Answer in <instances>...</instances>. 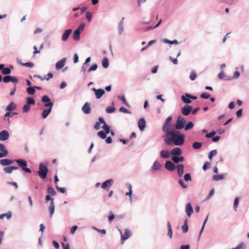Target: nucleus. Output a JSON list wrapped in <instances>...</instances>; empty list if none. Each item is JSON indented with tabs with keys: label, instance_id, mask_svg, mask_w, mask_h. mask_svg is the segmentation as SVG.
<instances>
[{
	"label": "nucleus",
	"instance_id": "c756f323",
	"mask_svg": "<svg viewBox=\"0 0 249 249\" xmlns=\"http://www.w3.org/2000/svg\"><path fill=\"white\" fill-rule=\"evenodd\" d=\"M98 121H99L101 124H103V125L101 126L103 129H110V126L107 124L103 117H99L98 119Z\"/></svg>",
	"mask_w": 249,
	"mask_h": 249
},
{
	"label": "nucleus",
	"instance_id": "3c124183",
	"mask_svg": "<svg viewBox=\"0 0 249 249\" xmlns=\"http://www.w3.org/2000/svg\"><path fill=\"white\" fill-rule=\"evenodd\" d=\"M7 217V219H10L12 216V214L10 212H9L7 213H3L0 214V219H1L4 218V217Z\"/></svg>",
	"mask_w": 249,
	"mask_h": 249
},
{
	"label": "nucleus",
	"instance_id": "58836bf2",
	"mask_svg": "<svg viewBox=\"0 0 249 249\" xmlns=\"http://www.w3.org/2000/svg\"><path fill=\"white\" fill-rule=\"evenodd\" d=\"M111 105V107H108L106 109V111L107 113H112L115 111L116 108L114 106V104L113 102L112 103Z\"/></svg>",
	"mask_w": 249,
	"mask_h": 249
},
{
	"label": "nucleus",
	"instance_id": "412c9836",
	"mask_svg": "<svg viewBox=\"0 0 249 249\" xmlns=\"http://www.w3.org/2000/svg\"><path fill=\"white\" fill-rule=\"evenodd\" d=\"M138 125L139 129L142 131L144 130L146 126L145 120L143 118L139 119L138 122Z\"/></svg>",
	"mask_w": 249,
	"mask_h": 249
},
{
	"label": "nucleus",
	"instance_id": "de8ad7c7",
	"mask_svg": "<svg viewBox=\"0 0 249 249\" xmlns=\"http://www.w3.org/2000/svg\"><path fill=\"white\" fill-rule=\"evenodd\" d=\"M184 180L186 182L191 181L192 180V177L190 173H186L184 175Z\"/></svg>",
	"mask_w": 249,
	"mask_h": 249
},
{
	"label": "nucleus",
	"instance_id": "1a4fd4ad",
	"mask_svg": "<svg viewBox=\"0 0 249 249\" xmlns=\"http://www.w3.org/2000/svg\"><path fill=\"white\" fill-rule=\"evenodd\" d=\"M193 109V107L189 105H185L181 109L182 114L184 116L189 115Z\"/></svg>",
	"mask_w": 249,
	"mask_h": 249
},
{
	"label": "nucleus",
	"instance_id": "393cba45",
	"mask_svg": "<svg viewBox=\"0 0 249 249\" xmlns=\"http://www.w3.org/2000/svg\"><path fill=\"white\" fill-rule=\"evenodd\" d=\"M188 95H189V93H185V94L181 96V101L184 103L186 104V105H188V104L192 103L191 98L188 97V96H187Z\"/></svg>",
	"mask_w": 249,
	"mask_h": 249
},
{
	"label": "nucleus",
	"instance_id": "ddd939ff",
	"mask_svg": "<svg viewBox=\"0 0 249 249\" xmlns=\"http://www.w3.org/2000/svg\"><path fill=\"white\" fill-rule=\"evenodd\" d=\"M171 155V151L168 150H162L160 153V158L163 159H168Z\"/></svg>",
	"mask_w": 249,
	"mask_h": 249
},
{
	"label": "nucleus",
	"instance_id": "4c0bfd02",
	"mask_svg": "<svg viewBox=\"0 0 249 249\" xmlns=\"http://www.w3.org/2000/svg\"><path fill=\"white\" fill-rule=\"evenodd\" d=\"M51 111L52 110H51V108H48L44 110L42 113V118L43 119H46L51 112Z\"/></svg>",
	"mask_w": 249,
	"mask_h": 249
},
{
	"label": "nucleus",
	"instance_id": "bf43d9fd",
	"mask_svg": "<svg viewBox=\"0 0 249 249\" xmlns=\"http://www.w3.org/2000/svg\"><path fill=\"white\" fill-rule=\"evenodd\" d=\"M216 133V131H212L209 133H207L205 135V137L207 138H213V136L215 135Z\"/></svg>",
	"mask_w": 249,
	"mask_h": 249
},
{
	"label": "nucleus",
	"instance_id": "cd10ccee",
	"mask_svg": "<svg viewBox=\"0 0 249 249\" xmlns=\"http://www.w3.org/2000/svg\"><path fill=\"white\" fill-rule=\"evenodd\" d=\"M218 76L220 79H223L226 81H230L232 79L231 77L225 75L223 71H221L218 73Z\"/></svg>",
	"mask_w": 249,
	"mask_h": 249
},
{
	"label": "nucleus",
	"instance_id": "bb28decb",
	"mask_svg": "<svg viewBox=\"0 0 249 249\" xmlns=\"http://www.w3.org/2000/svg\"><path fill=\"white\" fill-rule=\"evenodd\" d=\"M171 160L175 164H178L180 162H183L184 160V158L183 156L180 155L177 157L172 156Z\"/></svg>",
	"mask_w": 249,
	"mask_h": 249
},
{
	"label": "nucleus",
	"instance_id": "e2e57ef3",
	"mask_svg": "<svg viewBox=\"0 0 249 249\" xmlns=\"http://www.w3.org/2000/svg\"><path fill=\"white\" fill-rule=\"evenodd\" d=\"M34 63L31 62H28L26 63H24V64H21L22 66L27 67L29 68H32L34 67Z\"/></svg>",
	"mask_w": 249,
	"mask_h": 249
},
{
	"label": "nucleus",
	"instance_id": "39448f33",
	"mask_svg": "<svg viewBox=\"0 0 249 249\" xmlns=\"http://www.w3.org/2000/svg\"><path fill=\"white\" fill-rule=\"evenodd\" d=\"M186 121L185 118L179 116L176 120V123L174 124V128L177 130H181L184 128Z\"/></svg>",
	"mask_w": 249,
	"mask_h": 249
},
{
	"label": "nucleus",
	"instance_id": "a211bd4d",
	"mask_svg": "<svg viewBox=\"0 0 249 249\" xmlns=\"http://www.w3.org/2000/svg\"><path fill=\"white\" fill-rule=\"evenodd\" d=\"M72 32V29H68L66 30L62 34L61 40L63 41H66L68 40L69 36L71 35Z\"/></svg>",
	"mask_w": 249,
	"mask_h": 249
},
{
	"label": "nucleus",
	"instance_id": "49530a36",
	"mask_svg": "<svg viewBox=\"0 0 249 249\" xmlns=\"http://www.w3.org/2000/svg\"><path fill=\"white\" fill-rule=\"evenodd\" d=\"M41 101L44 103L50 102L51 101V99L48 95H44L41 97Z\"/></svg>",
	"mask_w": 249,
	"mask_h": 249
},
{
	"label": "nucleus",
	"instance_id": "b1692460",
	"mask_svg": "<svg viewBox=\"0 0 249 249\" xmlns=\"http://www.w3.org/2000/svg\"><path fill=\"white\" fill-rule=\"evenodd\" d=\"M177 173L178 177H182L184 173V166L183 164H178L177 166Z\"/></svg>",
	"mask_w": 249,
	"mask_h": 249
},
{
	"label": "nucleus",
	"instance_id": "6e6d98bb",
	"mask_svg": "<svg viewBox=\"0 0 249 249\" xmlns=\"http://www.w3.org/2000/svg\"><path fill=\"white\" fill-rule=\"evenodd\" d=\"M115 218V215L113 214L112 211L109 212V215L108 216V222L111 223Z\"/></svg>",
	"mask_w": 249,
	"mask_h": 249
},
{
	"label": "nucleus",
	"instance_id": "20e7f679",
	"mask_svg": "<svg viewBox=\"0 0 249 249\" xmlns=\"http://www.w3.org/2000/svg\"><path fill=\"white\" fill-rule=\"evenodd\" d=\"M17 163L18 164L19 167H20L24 172L26 173H31L32 172L31 170L27 167V162L26 160L22 159H17Z\"/></svg>",
	"mask_w": 249,
	"mask_h": 249
},
{
	"label": "nucleus",
	"instance_id": "0eeeda50",
	"mask_svg": "<svg viewBox=\"0 0 249 249\" xmlns=\"http://www.w3.org/2000/svg\"><path fill=\"white\" fill-rule=\"evenodd\" d=\"M118 231H119L121 234V241L122 244H123L124 241L128 239L132 235L131 232L129 230V229H125L124 234L123 233L122 231L120 229H118Z\"/></svg>",
	"mask_w": 249,
	"mask_h": 249
},
{
	"label": "nucleus",
	"instance_id": "7c9ffc66",
	"mask_svg": "<svg viewBox=\"0 0 249 249\" xmlns=\"http://www.w3.org/2000/svg\"><path fill=\"white\" fill-rule=\"evenodd\" d=\"M124 18L123 17L122 18V20L119 22V25H118V34L119 35H121L123 33V32L124 31Z\"/></svg>",
	"mask_w": 249,
	"mask_h": 249
},
{
	"label": "nucleus",
	"instance_id": "f03ea898",
	"mask_svg": "<svg viewBox=\"0 0 249 249\" xmlns=\"http://www.w3.org/2000/svg\"><path fill=\"white\" fill-rule=\"evenodd\" d=\"M172 119V116H170L168 117L164 122L162 126V130L164 133L174 128V124H171Z\"/></svg>",
	"mask_w": 249,
	"mask_h": 249
},
{
	"label": "nucleus",
	"instance_id": "f704fd0d",
	"mask_svg": "<svg viewBox=\"0 0 249 249\" xmlns=\"http://www.w3.org/2000/svg\"><path fill=\"white\" fill-rule=\"evenodd\" d=\"M109 60L107 57H104L102 61V67L107 69L109 67Z\"/></svg>",
	"mask_w": 249,
	"mask_h": 249
},
{
	"label": "nucleus",
	"instance_id": "4d7b16f0",
	"mask_svg": "<svg viewBox=\"0 0 249 249\" xmlns=\"http://www.w3.org/2000/svg\"><path fill=\"white\" fill-rule=\"evenodd\" d=\"M210 94L206 92L202 93L200 96V98L203 99H207L210 97Z\"/></svg>",
	"mask_w": 249,
	"mask_h": 249
},
{
	"label": "nucleus",
	"instance_id": "2f4dec72",
	"mask_svg": "<svg viewBox=\"0 0 249 249\" xmlns=\"http://www.w3.org/2000/svg\"><path fill=\"white\" fill-rule=\"evenodd\" d=\"M81 33L79 31L75 30L72 34V38L74 41H79L80 39Z\"/></svg>",
	"mask_w": 249,
	"mask_h": 249
},
{
	"label": "nucleus",
	"instance_id": "ea45409f",
	"mask_svg": "<svg viewBox=\"0 0 249 249\" xmlns=\"http://www.w3.org/2000/svg\"><path fill=\"white\" fill-rule=\"evenodd\" d=\"M27 104L29 105H34L36 104L35 100L32 97H27L26 99Z\"/></svg>",
	"mask_w": 249,
	"mask_h": 249
},
{
	"label": "nucleus",
	"instance_id": "f8f14e48",
	"mask_svg": "<svg viewBox=\"0 0 249 249\" xmlns=\"http://www.w3.org/2000/svg\"><path fill=\"white\" fill-rule=\"evenodd\" d=\"M113 183V179L112 178L106 180L102 183L101 187L108 191L109 190V187L112 185Z\"/></svg>",
	"mask_w": 249,
	"mask_h": 249
},
{
	"label": "nucleus",
	"instance_id": "864d4df0",
	"mask_svg": "<svg viewBox=\"0 0 249 249\" xmlns=\"http://www.w3.org/2000/svg\"><path fill=\"white\" fill-rule=\"evenodd\" d=\"M30 106L26 104L23 107L22 111L24 113H26L30 110Z\"/></svg>",
	"mask_w": 249,
	"mask_h": 249
},
{
	"label": "nucleus",
	"instance_id": "5fc2aeb1",
	"mask_svg": "<svg viewBox=\"0 0 249 249\" xmlns=\"http://www.w3.org/2000/svg\"><path fill=\"white\" fill-rule=\"evenodd\" d=\"M0 164L3 166H8L9 165V161L8 159H4L0 160Z\"/></svg>",
	"mask_w": 249,
	"mask_h": 249
},
{
	"label": "nucleus",
	"instance_id": "dca6fc26",
	"mask_svg": "<svg viewBox=\"0 0 249 249\" xmlns=\"http://www.w3.org/2000/svg\"><path fill=\"white\" fill-rule=\"evenodd\" d=\"M171 153L173 156H180L182 153V151L180 147H176L171 150Z\"/></svg>",
	"mask_w": 249,
	"mask_h": 249
},
{
	"label": "nucleus",
	"instance_id": "423d86ee",
	"mask_svg": "<svg viewBox=\"0 0 249 249\" xmlns=\"http://www.w3.org/2000/svg\"><path fill=\"white\" fill-rule=\"evenodd\" d=\"M49 201H51L50 206H49V213L50 214V216L52 217L53 214L54 213L55 210V206L54 202V199L50 196V195H46L45 197V201L46 202H48Z\"/></svg>",
	"mask_w": 249,
	"mask_h": 249
},
{
	"label": "nucleus",
	"instance_id": "13d9d810",
	"mask_svg": "<svg viewBox=\"0 0 249 249\" xmlns=\"http://www.w3.org/2000/svg\"><path fill=\"white\" fill-rule=\"evenodd\" d=\"M211 167V163L209 162H205L203 165L202 169L204 171H206L208 169Z\"/></svg>",
	"mask_w": 249,
	"mask_h": 249
},
{
	"label": "nucleus",
	"instance_id": "4468645a",
	"mask_svg": "<svg viewBox=\"0 0 249 249\" xmlns=\"http://www.w3.org/2000/svg\"><path fill=\"white\" fill-rule=\"evenodd\" d=\"M0 159L3 157H5L8 154V151L6 148L5 145L1 143H0Z\"/></svg>",
	"mask_w": 249,
	"mask_h": 249
},
{
	"label": "nucleus",
	"instance_id": "37998d69",
	"mask_svg": "<svg viewBox=\"0 0 249 249\" xmlns=\"http://www.w3.org/2000/svg\"><path fill=\"white\" fill-rule=\"evenodd\" d=\"M26 91H27V92L28 93V94H29V95H34L35 92H36V90L34 88V87H28L27 89H26Z\"/></svg>",
	"mask_w": 249,
	"mask_h": 249
},
{
	"label": "nucleus",
	"instance_id": "79ce46f5",
	"mask_svg": "<svg viewBox=\"0 0 249 249\" xmlns=\"http://www.w3.org/2000/svg\"><path fill=\"white\" fill-rule=\"evenodd\" d=\"M117 97L119 100H121L125 106L129 107V104L127 102L124 95H119L117 96Z\"/></svg>",
	"mask_w": 249,
	"mask_h": 249
},
{
	"label": "nucleus",
	"instance_id": "0e129e2a",
	"mask_svg": "<svg viewBox=\"0 0 249 249\" xmlns=\"http://www.w3.org/2000/svg\"><path fill=\"white\" fill-rule=\"evenodd\" d=\"M239 204V198L236 197L235 198L233 202V208L235 211H236V209L237 208L238 205Z\"/></svg>",
	"mask_w": 249,
	"mask_h": 249
},
{
	"label": "nucleus",
	"instance_id": "f257e3e1",
	"mask_svg": "<svg viewBox=\"0 0 249 249\" xmlns=\"http://www.w3.org/2000/svg\"><path fill=\"white\" fill-rule=\"evenodd\" d=\"M164 138V142L167 145H183L185 142V135L180 131L175 128L172 129L164 133L162 137Z\"/></svg>",
	"mask_w": 249,
	"mask_h": 249
},
{
	"label": "nucleus",
	"instance_id": "c9c22d12",
	"mask_svg": "<svg viewBox=\"0 0 249 249\" xmlns=\"http://www.w3.org/2000/svg\"><path fill=\"white\" fill-rule=\"evenodd\" d=\"M194 126V124L191 121H189L184 126V130L186 131L192 129Z\"/></svg>",
	"mask_w": 249,
	"mask_h": 249
},
{
	"label": "nucleus",
	"instance_id": "9b49d317",
	"mask_svg": "<svg viewBox=\"0 0 249 249\" xmlns=\"http://www.w3.org/2000/svg\"><path fill=\"white\" fill-rule=\"evenodd\" d=\"M91 90L94 92V94L97 99H99L105 93V91L102 89H96L93 88Z\"/></svg>",
	"mask_w": 249,
	"mask_h": 249
},
{
	"label": "nucleus",
	"instance_id": "774afa93",
	"mask_svg": "<svg viewBox=\"0 0 249 249\" xmlns=\"http://www.w3.org/2000/svg\"><path fill=\"white\" fill-rule=\"evenodd\" d=\"M56 187V190H57V191H58L59 192L61 193H65L66 192V189L64 187H59V186H55Z\"/></svg>",
	"mask_w": 249,
	"mask_h": 249
},
{
	"label": "nucleus",
	"instance_id": "6ab92c4d",
	"mask_svg": "<svg viewBox=\"0 0 249 249\" xmlns=\"http://www.w3.org/2000/svg\"><path fill=\"white\" fill-rule=\"evenodd\" d=\"M67 61V58L64 57L61 60L57 62L55 64V69L56 70L61 69L65 65Z\"/></svg>",
	"mask_w": 249,
	"mask_h": 249
},
{
	"label": "nucleus",
	"instance_id": "603ef678",
	"mask_svg": "<svg viewBox=\"0 0 249 249\" xmlns=\"http://www.w3.org/2000/svg\"><path fill=\"white\" fill-rule=\"evenodd\" d=\"M246 246H245L244 242H241L237 246H236L234 248H232L231 249H246Z\"/></svg>",
	"mask_w": 249,
	"mask_h": 249
},
{
	"label": "nucleus",
	"instance_id": "2eb2a0df",
	"mask_svg": "<svg viewBox=\"0 0 249 249\" xmlns=\"http://www.w3.org/2000/svg\"><path fill=\"white\" fill-rule=\"evenodd\" d=\"M9 133L6 130H2L0 132V141H5L8 140L9 138Z\"/></svg>",
	"mask_w": 249,
	"mask_h": 249
},
{
	"label": "nucleus",
	"instance_id": "9d476101",
	"mask_svg": "<svg viewBox=\"0 0 249 249\" xmlns=\"http://www.w3.org/2000/svg\"><path fill=\"white\" fill-rule=\"evenodd\" d=\"M165 168L169 171L172 172L176 169V166L173 161L167 160L165 163Z\"/></svg>",
	"mask_w": 249,
	"mask_h": 249
},
{
	"label": "nucleus",
	"instance_id": "c03bdc74",
	"mask_svg": "<svg viewBox=\"0 0 249 249\" xmlns=\"http://www.w3.org/2000/svg\"><path fill=\"white\" fill-rule=\"evenodd\" d=\"M11 73V70L10 68L4 67L2 70V73L3 75H9Z\"/></svg>",
	"mask_w": 249,
	"mask_h": 249
},
{
	"label": "nucleus",
	"instance_id": "09e8293b",
	"mask_svg": "<svg viewBox=\"0 0 249 249\" xmlns=\"http://www.w3.org/2000/svg\"><path fill=\"white\" fill-rule=\"evenodd\" d=\"M98 65L96 63L93 64L88 70V72H89L92 71H95L97 70Z\"/></svg>",
	"mask_w": 249,
	"mask_h": 249
},
{
	"label": "nucleus",
	"instance_id": "a878e982",
	"mask_svg": "<svg viewBox=\"0 0 249 249\" xmlns=\"http://www.w3.org/2000/svg\"><path fill=\"white\" fill-rule=\"evenodd\" d=\"M17 107V105L13 102V101H11L9 104L5 108V111L11 112L14 110H15Z\"/></svg>",
	"mask_w": 249,
	"mask_h": 249
},
{
	"label": "nucleus",
	"instance_id": "338daca9",
	"mask_svg": "<svg viewBox=\"0 0 249 249\" xmlns=\"http://www.w3.org/2000/svg\"><path fill=\"white\" fill-rule=\"evenodd\" d=\"M86 17L88 21H91L92 18V15L91 13L89 12H87L86 14Z\"/></svg>",
	"mask_w": 249,
	"mask_h": 249
},
{
	"label": "nucleus",
	"instance_id": "5701e85b",
	"mask_svg": "<svg viewBox=\"0 0 249 249\" xmlns=\"http://www.w3.org/2000/svg\"><path fill=\"white\" fill-rule=\"evenodd\" d=\"M161 168V164L158 160H156L154 161L153 164L151 167L150 171L151 172L158 171Z\"/></svg>",
	"mask_w": 249,
	"mask_h": 249
},
{
	"label": "nucleus",
	"instance_id": "a19ab883",
	"mask_svg": "<svg viewBox=\"0 0 249 249\" xmlns=\"http://www.w3.org/2000/svg\"><path fill=\"white\" fill-rule=\"evenodd\" d=\"M202 142H194L192 144V147L194 149H199L202 147Z\"/></svg>",
	"mask_w": 249,
	"mask_h": 249
},
{
	"label": "nucleus",
	"instance_id": "72a5a7b5",
	"mask_svg": "<svg viewBox=\"0 0 249 249\" xmlns=\"http://www.w3.org/2000/svg\"><path fill=\"white\" fill-rule=\"evenodd\" d=\"M167 226L168 229L167 235L170 237V238L172 237V228L171 224L169 221L167 222Z\"/></svg>",
	"mask_w": 249,
	"mask_h": 249
},
{
	"label": "nucleus",
	"instance_id": "7ed1b4c3",
	"mask_svg": "<svg viewBox=\"0 0 249 249\" xmlns=\"http://www.w3.org/2000/svg\"><path fill=\"white\" fill-rule=\"evenodd\" d=\"M39 170L37 171V173L38 174L39 177L42 179H45L47 177L49 172L48 168L47 166L44 164L43 163H40L39 167Z\"/></svg>",
	"mask_w": 249,
	"mask_h": 249
},
{
	"label": "nucleus",
	"instance_id": "f3484780",
	"mask_svg": "<svg viewBox=\"0 0 249 249\" xmlns=\"http://www.w3.org/2000/svg\"><path fill=\"white\" fill-rule=\"evenodd\" d=\"M103 130L97 133L98 136L102 139H106L107 135L110 132V129H103Z\"/></svg>",
	"mask_w": 249,
	"mask_h": 249
},
{
	"label": "nucleus",
	"instance_id": "aec40b11",
	"mask_svg": "<svg viewBox=\"0 0 249 249\" xmlns=\"http://www.w3.org/2000/svg\"><path fill=\"white\" fill-rule=\"evenodd\" d=\"M82 111L86 114H89L91 112L90 104L86 102L82 107Z\"/></svg>",
	"mask_w": 249,
	"mask_h": 249
},
{
	"label": "nucleus",
	"instance_id": "8fccbe9b",
	"mask_svg": "<svg viewBox=\"0 0 249 249\" xmlns=\"http://www.w3.org/2000/svg\"><path fill=\"white\" fill-rule=\"evenodd\" d=\"M18 113L16 112H6V113L4 114V119L5 120L6 117H13V115H18Z\"/></svg>",
	"mask_w": 249,
	"mask_h": 249
},
{
	"label": "nucleus",
	"instance_id": "680f3d73",
	"mask_svg": "<svg viewBox=\"0 0 249 249\" xmlns=\"http://www.w3.org/2000/svg\"><path fill=\"white\" fill-rule=\"evenodd\" d=\"M85 27V24L84 23H82L78 26L77 28H76L75 30L77 31H79L81 33V32H82L84 30Z\"/></svg>",
	"mask_w": 249,
	"mask_h": 249
},
{
	"label": "nucleus",
	"instance_id": "a18cd8bd",
	"mask_svg": "<svg viewBox=\"0 0 249 249\" xmlns=\"http://www.w3.org/2000/svg\"><path fill=\"white\" fill-rule=\"evenodd\" d=\"M217 151L216 150H213L208 154V158L210 160H212L213 157L216 155Z\"/></svg>",
	"mask_w": 249,
	"mask_h": 249
},
{
	"label": "nucleus",
	"instance_id": "69168bd1",
	"mask_svg": "<svg viewBox=\"0 0 249 249\" xmlns=\"http://www.w3.org/2000/svg\"><path fill=\"white\" fill-rule=\"evenodd\" d=\"M3 171L4 172V173H7V174H11L13 172L11 166H7V167H4L3 168Z\"/></svg>",
	"mask_w": 249,
	"mask_h": 249
},
{
	"label": "nucleus",
	"instance_id": "473e14b6",
	"mask_svg": "<svg viewBox=\"0 0 249 249\" xmlns=\"http://www.w3.org/2000/svg\"><path fill=\"white\" fill-rule=\"evenodd\" d=\"M187 222H188V219H187V218H186L184 220L183 225L181 227L182 230V232L184 233L187 232L189 230V227H188Z\"/></svg>",
	"mask_w": 249,
	"mask_h": 249
},
{
	"label": "nucleus",
	"instance_id": "6e6552de",
	"mask_svg": "<svg viewBox=\"0 0 249 249\" xmlns=\"http://www.w3.org/2000/svg\"><path fill=\"white\" fill-rule=\"evenodd\" d=\"M18 81V78L15 76H12L10 75H6L3 78V82L5 83H7L10 82L14 84H17Z\"/></svg>",
	"mask_w": 249,
	"mask_h": 249
},
{
	"label": "nucleus",
	"instance_id": "052dcab7",
	"mask_svg": "<svg viewBox=\"0 0 249 249\" xmlns=\"http://www.w3.org/2000/svg\"><path fill=\"white\" fill-rule=\"evenodd\" d=\"M197 76V74L196 72L194 71H192L191 72L189 78L192 81H194L196 79V77Z\"/></svg>",
	"mask_w": 249,
	"mask_h": 249
},
{
	"label": "nucleus",
	"instance_id": "c85d7f7f",
	"mask_svg": "<svg viewBox=\"0 0 249 249\" xmlns=\"http://www.w3.org/2000/svg\"><path fill=\"white\" fill-rule=\"evenodd\" d=\"M226 174H223L220 175H213L212 178L213 181H217L220 180H222L226 177Z\"/></svg>",
	"mask_w": 249,
	"mask_h": 249
},
{
	"label": "nucleus",
	"instance_id": "4be33fe9",
	"mask_svg": "<svg viewBox=\"0 0 249 249\" xmlns=\"http://www.w3.org/2000/svg\"><path fill=\"white\" fill-rule=\"evenodd\" d=\"M185 212L188 217H190L193 213V209L190 202L186 205Z\"/></svg>",
	"mask_w": 249,
	"mask_h": 249
},
{
	"label": "nucleus",
	"instance_id": "e433bc0d",
	"mask_svg": "<svg viewBox=\"0 0 249 249\" xmlns=\"http://www.w3.org/2000/svg\"><path fill=\"white\" fill-rule=\"evenodd\" d=\"M47 192L49 194V195H50L53 196H55L56 195V193L55 190L51 186L47 187Z\"/></svg>",
	"mask_w": 249,
	"mask_h": 249
}]
</instances>
